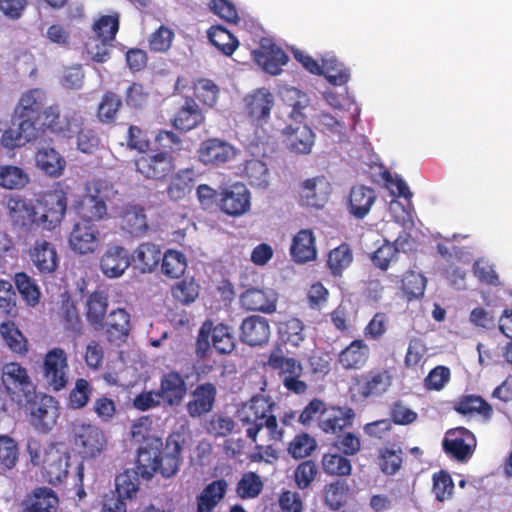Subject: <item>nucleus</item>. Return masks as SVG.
<instances>
[{
  "instance_id": "nucleus-1",
  "label": "nucleus",
  "mask_w": 512,
  "mask_h": 512,
  "mask_svg": "<svg viewBox=\"0 0 512 512\" xmlns=\"http://www.w3.org/2000/svg\"><path fill=\"white\" fill-rule=\"evenodd\" d=\"M182 447L173 435H170L163 445L158 437H150L138 449L136 469H127L115 478V491L119 497L132 500L139 491V477L150 480L155 473L164 478L177 474L181 462Z\"/></svg>"
},
{
  "instance_id": "nucleus-2",
  "label": "nucleus",
  "mask_w": 512,
  "mask_h": 512,
  "mask_svg": "<svg viewBox=\"0 0 512 512\" xmlns=\"http://www.w3.org/2000/svg\"><path fill=\"white\" fill-rule=\"evenodd\" d=\"M115 194L113 184L107 180L94 179L86 184V195L72 204V209L80 217L68 237L69 247L73 252L85 255L96 250L100 231L94 221L106 218V201Z\"/></svg>"
},
{
  "instance_id": "nucleus-3",
  "label": "nucleus",
  "mask_w": 512,
  "mask_h": 512,
  "mask_svg": "<svg viewBox=\"0 0 512 512\" xmlns=\"http://www.w3.org/2000/svg\"><path fill=\"white\" fill-rule=\"evenodd\" d=\"M47 95L44 90L34 88L23 93L14 109L16 128L6 129L1 137L2 145L7 149L22 147L39 138L36 116L46 107Z\"/></svg>"
},
{
  "instance_id": "nucleus-4",
  "label": "nucleus",
  "mask_w": 512,
  "mask_h": 512,
  "mask_svg": "<svg viewBox=\"0 0 512 512\" xmlns=\"http://www.w3.org/2000/svg\"><path fill=\"white\" fill-rule=\"evenodd\" d=\"M275 404L263 395L253 396L237 411V419L245 429L246 436L252 442L257 441L259 432L266 428L269 440L282 441L284 430L279 427L277 418L273 415Z\"/></svg>"
},
{
  "instance_id": "nucleus-5",
  "label": "nucleus",
  "mask_w": 512,
  "mask_h": 512,
  "mask_svg": "<svg viewBox=\"0 0 512 512\" xmlns=\"http://www.w3.org/2000/svg\"><path fill=\"white\" fill-rule=\"evenodd\" d=\"M393 383L389 369L373 368L367 372L351 377L348 393L355 404L366 405L370 400L383 396Z\"/></svg>"
},
{
  "instance_id": "nucleus-6",
  "label": "nucleus",
  "mask_w": 512,
  "mask_h": 512,
  "mask_svg": "<svg viewBox=\"0 0 512 512\" xmlns=\"http://www.w3.org/2000/svg\"><path fill=\"white\" fill-rule=\"evenodd\" d=\"M266 364L271 370L277 372L287 391L297 395L307 391L308 385L301 379L303 365L294 357H286L280 345H276L271 350Z\"/></svg>"
},
{
  "instance_id": "nucleus-7",
  "label": "nucleus",
  "mask_w": 512,
  "mask_h": 512,
  "mask_svg": "<svg viewBox=\"0 0 512 512\" xmlns=\"http://www.w3.org/2000/svg\"><path fill=\"white\" fill-rule=\"evenodd\" d=\"M211 346L222 355L230 354L235 349V338L228 325L224 323L214 325L212 320L203 322L196 340V356L205 358Z\"/></svg>"
},
{
  "instance_id": "nucleus-8",
  "label": "nucleus",
  "mask_w": 512,
  "mask_h": 512,
  "mask_svg": "<svg viewBox=\"0 0 512 512\" xmlns=\"http://www.w3.org/2000/svg\"><path fill=\"white\" fill-rule=\"evenodd\" d=\"M71 442L83 459L99 456L107 443L106 437L99 427L83 422L72 424Z\"/></svg>"
},
{
  "instance_id": "nucleus-9",
  "label": "nucleus",
  "mask_w": 512,
  "mask_h": 512,
  "mask_svg": "<svg viewBox=\"0 0 512 512\" xmlns=\"http://www.w3.org/2000/svg\"><path fill=\"white\" fill-rule=\"evenodd\" d=\"M68 206L67 192L60 186L45 193L39 200L38 227L52 231L60 226Z\"/></svg>"
},
{
  "instance_id": "nucleus-10",
  "label": "nucleus",
  "mask_w": 512,
  "mask_h": 512,
  "mask_svg": "<svg viewBox=\"0 0 512 512\" xmlns=\"http://www.w3.org/2000/svg\"><path fill=\"white\" fill-rule=\"evenodd\" d=\"M134 165L137 173L153 181H165L176 169L175 158L168 151L145 152L134 160Z\"/></svg>"
},
{
  "instance_id": "nucleus-11",
  "label": "nucleus",
  "mask_w": 512,
  "mask_h": 512,
  "mask_svg": "<svg viewBox=\"0 0 512 512\" xmlns=\"http://www.w3.org/2000/svg\"><path fill=\"white\" fill-rule=\"evenodd\" d=\"M39 125V138L43 133L49 131L52 134L72 138L79 128V119L76 117H67L61 114L59 104L46 106L38 116H36V125Z\"/></svg>"
},
{
  "instance_id": "nucleus-12",
  "label": "nucleus",
  "mask_w": 512,
  "mask_h": 512,
  "mask_svg": "<svg viewBox=\"0 0 512 512\" xmlns=\"http://www.w3.org/2000/svg\"><path fill=\"white\" fill-rule=\"evenodd\" d=\"M477 446L473 432L463 426L448 429L442 440L445 454L458 462L465 463L471 459Z\"/></svg>"
},
{
  "instance_id": "nucleus-13",
  "label": "nucleus",
  "mask_w": 512,
  "mask_h": 512,
  "mask_svg": "<svg viewBox=\"0 0 512 512\" xmlns=\"http://www.w3.org/2000/svg\"><path fill=\"white\" fill-rule=\"evenodd\" d=\"M2 380L8 392L18 402H31L35 396L36 387L27 369L17 362L6 363L2 370Z\"/></svg>"
},
{
  "instance_id": "nucleus-14",
  "label": "nucleus",
  "mask_w": 512,
  "mask_h": 512,
  "mask_svg": "<svg viewBox=\"0 0 512 512\" xmlns=\"http://www.w3.org/2000/svg\"><path fill=\"white\" fill-rule=\"evenodd\" d=\"M275 97L265 87L257 88L244 98V114L255 126H262L270 119Z\"/></svg>"
},
{
  "instance_id": "nucleus-15",
  "label": "nucleus",
  "mask_w": 512,
  "mask_h": 512,
  "mask_svg": "<svg viewBox=\"0 0 512 512\" xmlns=\"http://www.w3.org/2000/svg\"><path fill=\"white\" fill-rule=\"evenodd\" d=\"M30 405V423L35 429L47 433L56 424L58 418L57 402L52 396L37 395L26 402Z\"/></svg>"
},
{
  "instance_id": "nucleus-16",
  "label": "nucleus",
  "mask_w": 512,
  "mask_h": 512,
  "mask_svg": "<svg viewBox=\"0 0 512 512\" xmlns=\"http://www.w3.org/2000/svg\"><path fill=\"white\" fill-rule=\"evenodd\" d=\"M237 149L227 141L219 138H209L201 142L197 156L205 166L220 167L233 160Z\"/></svg>"
},
{
  "instance_id": "nucleus-17",
  "label": "nucleus",
  "mask_w": 512,
  "mask_h": 512,
  "mask_svg": "<svg viewBox=\"0 0 512 512\" xmlns=\"http://www.w3.org/2000/svg\"><path fill=\"white\" fill-rule=\"evenodd\" d=\"M29 260L40 275L54 274L60 263L56 246L47 240L37 239L28 250Z\"/></svg>"
},
{
  "instance_id": "nucleus-18",
  "label": "nucleus",
  "mask_w": 512,
  "mask_h": 512,
  "mask_svg": "<svg viewBox=\"0 0 512 512\" xmlns=\"http://www.w3.org/2000/svg\"><path fill=\"white\" fill-rule=\"evenodd\" d=\"M44 377L54 391L63 389L67 382L68 360L65 351L53 348L48 351L44 359Z\"/></svg>"
},
{
  "instance_id": "nucleus-19",
  "label": "nucleus",
  "mask_w": 512,
  "mask_h": 512,
  "mask_svg": "<svg viewBox=\"0 0 512 512\" xmlns=\"http://www.w3.org/2000/svg\"><path fill=\"white\" fill-rule=\"evenodd\" d=\"M331 191V184L325 176L306 179L300 185V203L307 207L323 208L329 199Z\"/></svg>"
},
{
  "instance_id": "nucleus-20",
  "label": "nucleus",
  "mask_w": 512,
  "mask_h": 512,
  "mask_svg": "<svg viewBox=\"0 0 512 512\" xmlns=\"http://www.w3.org/2000/svg\"><path fill=\"white\" fill-rule=\"evenodd\" d=\"M217 396V388L211 382L199 384L191 392L186 403V411L191 418H200L212 411Z\"/></svg>"
},
{
  "instance_id": "nucleus-21",
  "label": "nucleus",
  "mask_w": 512,
  "mask_h": 512,
  "mask_svg": "<svg viewBox=\"0 0 512 512\" xmlns=\"http://www.w3.org/2000/svg\"><path fill=\"white\" fill-rule=\"evenodd\" d=\"M186 394V379L179 372L171 370L161 376L158 396L165 404L179 406Z\"/></svg>"
},
{
  "instance_id": "nucleus-22",
  "label": "nucleus",
  "mask_w": 512,
  "mask_h": 512,
  "mask_svg": "<svg viewBox=\"0 0 512 512\" xmlns=\"http://www.w3.org/2000/svg\"><path fill=\"white\" fill-rule=\"evenodd\" d=\"M250 192L244 185H233L221 193L219 206L229 216H241L250 209Z\"/></svg>"
},
{
  "instance_id": "nucleus-23",
  "label": "nucleus",
  "mask_w": 512,
  "mask_h": 512,
  "mask_svg": "<svg viewBox=\"0 0 512 512\" xmlns=\"http://www.w3.org/2000/svg\"><path fill=\"white\" fill-rule=\"evenodd\" d=\"M270 338V326L268 320L261 316L246 317L240 326V340L251 346H262Z\"/></svg>"
},
{
  "instance_id": "nucleus-24",
  "label": "nucleus",
  "mask_w": 512,
  "mask_h": 512,
  "mask_svg": "<svg viewBox=\"0 0 512 512\" xmlns=\"http://www.w3.org/2000/svg\"><path fill=\"white\" fill-rule=\"evenodd\" d=\"M355 412L349 407H328L320 419L319 428L326 434L338 435L352 426Z\"/></svg>"
},
{
  "instance_id": "nucleus-25",
  "label": "nucleus",
  "mask_w": 512,
  "mask_h": 512,
  "mask_svg": "<svg viewBox=\"0 0 512 512\" xmlns=\"http://www.w3.org/2000/svg\"><path fill=\"white\" fill-rule=\"evenodd\" d=\"M104 325L108 342L120 345L126 342L131 330L130 314L124 308L112 310L104 320Z\"/></svg>"
},
{
  "instance_id": "nucleus-26",
  "label": "nucleus",
  "mask_w": 512,
  "mask_h": 512,
  "mask_svg": "<svg viewBox=\"0 0 512 512\" xmlns=\"http://www.w3.org/2000/svg\"><path fill=\"white\" fill-rule=\"evenodd\" d=\"M452 409L463 416L478 415L484 422L493 416L492 406L480 395L463 394L452 402Z\"/></svg>"
},
{
  "instance_id": "nucleus-27",
  "label": "nucleus",
  "mask_w": 512,
  "mask_h": 512,
  "mask_svg": "<svg viewBox=\"0 0 512 512\" xmlns=\"http://www.w3.org/2000/svg\"><path fill=\"white\" fill-rule=\"evenodd\" d=\"M290 256L297 264H304L316 259V238L311 229H301L294 237L290 245Z\"/></svg>"
},
{
  "instance_id": "nucleus-28",
  "label": "nucleus",
  "mask_w": 512,
  "mask_h": 512,
  "mask_svg": "<svg viewBox=\"0 0 512 512\" xmlns=\"http://www.w3.org/2000/svg\"><path fill=\"white\" fill-rule=\"evenodd\" d=\"M129 266L128 251L119 245L108 246L100 259L101 271L109 278L120 277Z\"/></svg>"
},
{
  "instance_id": "nucleus-29",
  "label": "nucleus",
  "mask_w": 512,
  "mask_h": 512,
  "mask_svg": "<svg viewBox=\"0 0 512 512\" xmlns=\"http://www.w3.org/2000/svg\"><path fill=\"white\" fill-rule=\"evenodd\" d=\"M287 148L296 154H308L314 145L315 135L305 124L288 125L283 130Z\"/></svg>"
},
{
  "instance_id": "nucleus-30",
  "label": "nucleus",
  "mask_w": 512,
  "mask_h": 512,
  "mask_svg": "<svg viewBox=\"0 0 512 512\" xmlns=\"http://www.w3.org/2000/svg\"><path fill=\"white\" fill-rule=\"evenodd\" d=\"M204 120L205 117L199 105L193 98L187 97L171 119V123L175 129L188 132L201 125Z\"/></svg>"
},
{
  "instance_id": "nucleus-31",
  "label": "nucleus",
  "mask_w": 512,
  "mask_h": 512,
  "mask_svg": "<svg viewBox=\"0 0 512 512\" xmlns=\"http://www.w3.org/2000/svg\"><path fill=\"white\" fill-rule=\"evenodd\" d=\"M377 199L374 189L365 185L351 188L348 200L349 213L356 219H363L371 210Z\"/></svg>"
},
{
  "instance_id": "nucleus-32",
  "label": "nucleus",
  "mask_w": 512,
  "mask_h": 512,
  "mask_svg": "<svg viewBox=\"0 0 512 512\" xmlns=\"http://www.w3.org/2000/svg\"><path fill=\"white\" fill-rule=\"evenodd\" d=\"M120 225L132 236L144 235L149 228L144 208L138 204L125 205L120 213Z\"/></svg>"
},
{
  "instance_id": "nucleus-33",
  "label": "nucleus",
  "mask_w": 512,
  "mask_h": 512,
  "mask_svg": "<svg viewBox=\"0 0 512 512\" xmlns=\"http://www.w3.org/2000/svg\"><path fill=\"white\" fill-rule=\"evenodd\" d=\"M254 58L263 70L271 75L280 74L282 66L289 60L288 55L276 44H262L260 50L254 51Z\"/></svg>"
},
{
  "instance_id": "nucleus-34",
  "label": "nucleus",
  "mask_w": 512,
  "mask_h": 512,
  "mask_svg": "<svg viewBox=\"0 0 512 512\" xmlns=\"http://www.w3.org/2000/svg\"><path fill=\"white\" fill-rule=\"evenodd\" d=\"M369 359V347L362 339L353 340L338 356V362L345 370H360Z\"/></svg>"
},
{
  "instance_id": "nucleus-35",
  "label": "nucleus",
  "mask_w": 512,
  "mask_h": 512,
  "mask_svg": "<svg viewBox=\"0 0 512 512\" xmlns=\"http://www.w3.org/2000/svg\"><path fill=\"white\" fill-rule=\"evenodd\" d=\"M8 208L10 217L16 225L25 228H31L33 225L38 227L39 211L32 203L19 197L11 198L8 201Z\"/></svg>"
},
{
  "instance_id": "nucleus-36",
  "label": "nucleus",
  "mask_w": 512,
  "mask_h": 512,
  "mask_svg": "<svg viewBox=\"0 0 512 512\" xmlns=\"http://www.w3.org/2000/svg\"><path fill=\"white\" fill-rule=\"evenodd\" d=\"M228 483L225 479H217L209 483L197 497V512H213L225 497Z\"/></svg>"
},
{
  "instance_id": "nucleus-37",
  "label": "nucleus",
  "mask_w": 512,
  "mask_h": 512,
  "mask_svg": "<svg viewBox=\"0 0 512 512\" xmlns=\"http://www.w3.org/2000/svg\"><path fill=\"white\" fill-rule=\"evenodd\" d=\"M241 305L251 311L272 313L276 310V297L273 293H267L261 289L251 288L240 296Z\"/></svg>"
},
{
  "instance_id": "nucleus-38",
  "label": "nucleus",
  "mask_w": 512,
  "mask_h": 512,
  "mask_svg": "<svg viewBox=\"0 0 512 512\" xmlns=\"http://www.w3.org/2000/svg\"><path fill=\"white\" fill-rule=\"evenodd\" d=\"M108 308V297L102 291L90 294L86 304V318L88 323L96 330L104 329V319Z\"/></svg>"
},
{
  "instance_id": "nucleus-39",
  "label": "nucleus",
  "mask_w": 512,
  "mask_h": 512,
  "mask_svg": "<svg viewBox=\"0 0 512 512\" xmlns=\"http://www.w3.org/2000/svg\"><path fill=\"white\" fill-rule=\"evenodd\" d=\"M161 258L160 247L150 242L140 244L132 255L135 268L142 273L152 272L160 263Z\"/></svg>"
},
{
  "instance_id": "nucleus-40",
  "label": "nucleus",
  "mask_w": 512,
  "mask_h": 512,
  "mask_svg": "<svg viewBox=\"0 0 512 512\" xmlns=\"http://www.w3.org/2000/svg\"><path fill=\"white\" fill-rule=\"evenodd\" d=\"M403 450L393 444L382 446L377 450V465L380 471L387 476H394L402 468Z\"/></svg>"
},
{
  "instance_id": "nucleus-41",
  "label": "nucleus",
  "mask_w": 512,
  "mask_h": 512,
  "mask_svg": "<svg viewBox=\"0 0 512 512\" xmlns=\"http://www.w3.org/2000/svg\"><path fill=\"white\" fill-rule=\"evenodd\" d=\"M193 173L192 169H182L171 175V180L166 188L170 200L178 201L186 197L192 188Z\"/></svg>"
},
{
  "instance_id": "nucleus-42",
  "label": "nucleus",
  "mask_w": 512,
  "mask_h": 512,
  "mask_svg": "<svg viewBox=\"0 0 512 512\" xmlns=\"http://www.w3.org/2000/svg\"><path fill=\"white\" fill-rule=\"evenodd\" d=\"M123 106L121 97L112 91H106L98 104L96 116L103 124L116 122L118 113Z\"/></svg>"
},
{
  "instance_id": "nucleus-43",
  "label": "nucleus",
  "mask_w": 512,
  "mask_h": 512,
  "mask_svg": "<svg viewBox=\"0 0 512 512\" xmlns=\"http://www.w3.org/2000/svg\"><path fill=\"white\" fill-rule=\"evenodd\" d=\"M37 166L50 176H59L65 168L64 158L54 148H42L36 154Z\"/></svg>"
},
{
  "instance_id": "nucleus-44",
  "label": "nucleus",
  "mask_w": 512,
  "mask_h": 512,
  "mask_svg": "<svg viewBox=\"0 0 512 512\" xmlns=\"http://www.w3.org/2000/svg\"><path fill=\"white\" fill-rule=\"evenodd\" d=\"M210 42L225 56H231L239 46L238 39L225 27L217 25L208 30Z\"/></svg>"
},
{
  "instance_id": "nucleus-45",
  "label": "nucleus",
  "mask_w": 512,
  "mask_h": 512,
  "mask_svg": "<svg viewBox=\"0 0 512 512\" xmlns=\"http://www.w3.org/2000/svg\"><path fill=\"white\" fill-rule=\"evenodd\" d=\"M351 488L346 480L337 479L325 488V502L333 510L345 506L350 498Z\"/></svg>"
},
{
  "instance_id": "nucleus-46",
  "label": "nucleus",
  "mask_w": 512,
  "mask_h": 512,
  "mask_svg": "<svg viewBox=\"0 0 512 512\" xmlns=\"http://www.w3.org/2000/svg\"><path fill=\"white\" fill-rule=\"evenodd\" d=\"M0 333L9 349L20 356L28 353V341L13 322H3Z\"/></svg>"
},
{
  "instance_id": "nucleus-47",
  "label": "nucleus",
  "mask_w": 512,
  "mask_h": 512,
  "mask_svg": "<svg viewBox=\"0 0 512 512\" xmlns=\"http://www.w3.org/2000/svg\"><path fill=\"white\" fill-rule=\"evenodd\" d=\"M321 467L330 476H349L352 472L351 461L341 453H325L321 459Z\"/></svg>"
},
{
  "instance_id": "nucleus-48",
  "label": "nucleus",
  "mask_w": 512,
  "mask_h": 512,
  "mask_svg": "<svg viewBox=\"0 0 512 512\" xmlns=\"http://www.w3.org/2000/svg\"><path fill=\"white\" fill-rule=\"evenodd\" d=\"M59 499L48 487H39L34 491V500L23 512H57Z\"/></svg>"
},
{
  "instance_id": "nucleus-49",
  "label": "nucleus",
  "mask_w": 512,
  "mask_h": 512,
  "mask_svg": "<svg viewBox=\"0 0 512 512\" xmlns=\"http://www.w3.org/2000/svg\"><path fill=\"white\" fill-rule=\"evenodd\" d=\"M321 68L328 82L335 86L346 84L350 79L349 70L335 56L322 59Z\"/></svg>"
},
{
  "instance_id": "nucleus-50",
  "label": "nucleus",
  "mask_w": 512,
  "mask_h": 512,
  "mask_svg": "<svg viewBox=\"0 0 512 512\" xmlns=\"http://www.w3.org/2000/svg\"><path fill=\"white\" fill-rule=\"evenodd\" d=\"M264 484L261 477L256 472H245L236 484L235 492L243 500L254 499L258 497Z\"/></svg>"
},
{
  "instance_id": "nucleus-51",
  "label": "nucleus",
  "mask_w": 512,
  "mask_h": 512,
  "mask_svg": "<svg viewBox=\"0 0 512 512\" xmlns=\"http://www.w3.org/2000/svg\"><path fill=\"white\" fill-rule=\"evenodd\" d=\"M352 261L353 253L350 246L342 243L329 252L327 266L332 275L341 276L342 272L351 265Z\"/></svg>"
},
{
  "instance_id": "nucleus-52",
  "label": "nucleus",
  "mask_w": 512,
  "mask_h": 512,
  "mask_svg": "<svg viewBox=\"0 0 512 512\" xmlns=\"http://www.w3.org/2000/svg\"><path fill=\"white\" fill-rule=\"evenodd\" d=\"M304 324L298 318H289L279 322L278 332L282 341L294 347H299L305 339Z\"/></svg>"
},
{
  "instance_id": "nucleus-53",
  "label": "nucleus",
  "mask_w": 512,
  "mask_h": 512,
  "mask_svg": "<svg viewBox=\"0 0 512 512\" xmlns=\"http://www.w3.org/2000/svg\"><path fill=\"white\" fill-rule=\"evenodd\" d=\"M161 270L169 278H179L187 267L186 256L177 250L169 249L162 255Z\"/></svg>"
},
{
  "instance_id": "nucleus-54",
  "label": "nucleus",
  "mask_w": 512,
  "mask_h": 512,
  "mask_svg": "<svg viewBox=\"0 0 512 512\" xmlns=\"http://www.w3.org/2000/svg\"><path fill=\"white\" fill-rule=\"evenodd\" d=\"M29 182L28 174L20 167L13 165L0 166V186L5 189H22Z\"/></svg>"
},
{
  "instance_id": "nucleus-55",
  "label": "nucleus",
  "mask_w": 512,
  "mask_h": 512,
  "mask_svg": "<svg viewBox=\"0 0 512 512\" xmlns=\"http://www.w3.org/2000/svg\"><path fill=\"white\" fill-rule=\"evenodd\" d=\"M14 282L18 292L28 305L35 306L39 303L40 289L32 277L25 272H19L15 274Z\"/></svg>"
},
{
  "instance_id": "nucleus-56",
  "label": "nucleus",
  "mask_w": 512,
  "mask_h": 512,
  "mask_svg": "<svg viewBox=\"0 0 512 512\" xmlns=\"http://www.w3.org/2000/svg\"><path fill=\"white\" fill-rule=\"evenodd\" d=\"M19 457L17 442L8 435H0V469L8 471L13 469Z\"/></svg>"
},
{
  "instance_id": "nucleus-57",
  "label": "nucleus",
  "mask_w": 512,
  "mask_h": 512,
  "mask_svg": "<svg viewBox=\"0 0 512 512\" xmlns=\"http://www.w3.org/2000/svg\"><path fill=\"white\" fill-rule=\"evenodd\" d=\"M243 175L252 186L266 187L268 184L267 165L259 159H250L245 162Z\"/></svg>"
},
{
  "instance_id": "nucleus-58",
  "label": "nucleus",
  "mask_w": 512,
  "mask_h": 512,
  "mask_svg": "<svg viewBox=\"0 0 512 512\" xmlns=\"http://www.w3.org/2000/svg\"><path fill=\"white\" fill-rule=\"evenodd\" d=\"M95 35L106 41H114L119 31V15H102L93 24Z\"/></svg>"
},
{
  "instance_id": "nucleus-59",
  "label": "nucleus",
  "mask_w": 512,
  "mask_h": 512,
  "mask_svg": "<svg viewBox=\"0 0 512 512\" xmlns=\"http://www.w3.org/2000/svg\"><path fill=\"white\" fill-rule=\"evenodd\" d=\"M49 480V482H61L67 477V464L64 463L61 455L57 450L52 451L48 455V459L41 466Z\"/></svg>"
},
{
  "instance_id": "nucleus-60",
  "label": "nucleus",
  "mask_w": 512,
  "mask_h": 512,
  "mask_svg": "<svg viewBox=\"0 0 512 512\" xmlns=\"http://www.w3.org/2000/svg\"><path fill=\"white\" fill-rule=\"evenodd\" d=\"M317 447L314 437L308 433L296 435L289 443L288 452L295 459H301L309 456Z\"/></svg>"
},
{
  "instance_id": "nucleus-61",
  "label": "nucleus",
  "mask_w": 512,
  "mask_h": 512,
  "mask_svg": "<svg viewBox=\"0 0 512 512\" xmlns=\"http://www.w3.org/2000/svg\"><path fill=\"white\" fill-rule=\"evenodd\" d=\"M402 290L409 300L423 296L426 278L415 271H407L402 278Z\"/></svg>"
},
{
  "instance_id": "nucleus-62",
  "label": "nucleus",
  "mask_w": 512,
  "mask_h": 512,
  "mask_svg": "<svg viewBox=\"0 0 512 512\" xmlns=\"http://www.w3.org/2000/svg\"><path fill=\"white\" fill-rule=\"evenodd\" d=\"M432 491L435 495V498L440 502L448 500L452 497L454 491V482L451 475L447 471L440 470L433 475Z\"/></svg>"
},
{
  "instance_id": "nucleus-63",
  "label": "nucleus",
  "mask_w": 512,
  "mask_h": 512,
  "mask_svg": "<svg viewBox=\"0 0 512 512\" xmlns=\"http://www.w3.org/2000/svg\"><path fill=\"white\" fill-rule=\"evenodd\" d=\"M174 32L165 25H161L149 37L148 45L152 52L164 53L168 51L174 39Z\"/></svg>"
},
{
  "instance_id": "nucleus-64",
  "label": "nucleus",
  "mask_w": 512,
  "mask_h": 512,
  "mask_svg": "<svg viewBox=\"0 0 512 512\" xmlns=\"http://www.w3.org/2000/svg\"><path fill=\"white\" fill-rule=\"evenodd\" d=\"M206 431L215 438L226 437L235 428L234 420L222 414H214L206 423Z\"/></svg>"
}]
</instances>
